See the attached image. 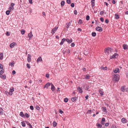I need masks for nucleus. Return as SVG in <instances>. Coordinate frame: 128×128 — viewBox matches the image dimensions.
<instances>
[{"mask_svg":"<svg viewBox=\"0 0 128 128\" xmlns=\"http://www.w3.org/2000/svg\"><path fill=\"white\" fill-rule=\"evenodd\" d=\"M42 61V59L41 57L40 56L37 60L36 62H38Z\"/></svg>","mask_w":128,"mask_h":128,"instance_id":"nucleus-30","label":"nucleus"},{"mask_svg":"<svg viewBox=\"0 0 128 128\" xmlns=\"http://www.w3.org/2000/svg\"><path fill=\"white\" fill-rule=\"evenodd\" d=\"M25 121L23 120L21 122V124L22 126L24 127L26 126V124L25 123Z\"/></svg>","mask_w":128,"mask_h":128,"instance_id":"nucleus-24","label":"nucleus"},{"mask_svg":"<svg viewBox=\"0 0 128 128\" xmlns=\"http://www.w3.org/2000/svg\"><path fill=\"white\" fill-rule=\"evenodd\" d=\"M114 79L115 81L118 82L119 80V75L116 74H114Z\"/></svg>","mask_w":128,"mask_h":128,"instance_id":"nucleus-3","label":"nucleus"},{"mask_svg":"<svg viewBox=\"0 0 128 128\" xmlns=\"http://www.w3.org/2000/svg\"><path fill=\"white\" fill-rule=\"evenodd\" d=\"M14 61H12L11 62H10L9 64V65L10 66H13L14 65Z\"/></svg>","mask_w":128,"mask_h":128,"instance_id":"nucleus-15","label":"nucleus"},{"mask_svg":"<svg viewBox=\"0 0 128 128\" xmlns=\"http://www.w3.org/2000/svg\"><path fill=\"white\" fill-rule=\"evenodd\" d=\"M74 14H77V11L76 10H75L74 11Z\"/></svg>","mask_w":128,"mask_h":128,"instance_id":"nucleus-64","label":"nucleus"},{"mask_svg":"<svg viewBox=\"0 0 128 128\" xmlns=\"http://www.w3.org/2000/svg\"><path fill=\"white\" fill-rule=\"evenodd\" d=\"M66 40L69 44L71 43L72 41V40L71 39H70V40L68 39H66Z\"/></svg>","mask_w":128,"mask_h":128,"instance_id":"nucleus-18","label":"nucleus"},{"mask_svg":"<svg viewBox=\"0 0 128 128\" xmlns=\"http://www.w3.org/2000/svg\"><path fill=\"white\" fill-rule=\"evenodd\" d=\"M21 32L22 34V35H23L25 33V31H24L23 30H21Z\"/></svg>","mask_w":128,"mask_h":128,"instance_id":"nucleus-38","label":"nucleus"},{"mask_svg":"<svg viewBox=\"0 0 128 128\" xmlns=\"http://www.w3.org/2000/svg\"><path fill=\"white\" fill-rule=\"evenodd\" d=\"M68 100V99L67 98H66L64 99V102H67Z\"/></svg>","mask_w":128,"mask_h":128,"instance_id":"nucleus-40","label":"nucleus"},{"mask_svg":"<svg viewBox=\"0 0 128 128\" xmlns=\"http://www.w3.org/2000/svg\"><path fill=\"white\" fill-rule=\"evenodd\" d=\"M14 88H10V91L8 93L9 95L11 96L12 94V92L14 91Z\"/></svg>","mask_w":128,"mask_h":128,"instance_id":"nucleus-5","label":"nucleus"},{"mask_svg":"<svg viewBox=\"0 0 128 128\" xmlns=\"http://www.w3.org/2000/svg\"><path fill=\"white\" fill-rule=\"evenodd\" d=\"M6 35L7 36H9L10 35V33L8 32H7L6 33Z\"/></svg>","mask_w":128,"mask_h":128,"instance_id":"nucleus-53","label":"nucleus"},{"mask_svg":"<svg viewBox=\"0 0 128 128\" xmlns=\"http://www.w3.org/2000/svg\"><path fill=\"white\" fill-rule=\"evenodd\" d=\"M16 73V72L15 70H13L12 71V74L13 75L14 74Z\"/></svg>","mask_w":128,"mask_h":128,"instance_id":"nucleus-63","label":"nucleus"},{"mask_svg":"<svg viewBox=\"0 0 128 128\" xmlns=\"http://www.w3.org/2000/svg\"><path fill=\"white\" fill-rule=\"evenodd\" d=\"M65 41H66L65 38H64L62 39V40L61 42L60 43V45H62Z\"/></svg>","mask_w":128,"mask_h":128,"instance_id":"nucleus-19","label":"nucleus"},{"mask_svg":"<svg viewBox=\"0 0 128 128\" xmlns=\"http://www.w3.org/2000/svg\"><path fill=\"white\" fill-rule=\"evenodd\" d=\"M25 122L26 124L28 125L29 126V128H32V125L30 124L27 121H25Z\"/></svg>","mask_w":128,"mask_h":128,"instance_id":"nucleus-14","label":"nucleus"},{"mask_svg":"<svg viewBox=\"0 0 128 128\" xmlns=\"http://www.w3.org/2000/svg\"><path fill=\"white\" fill-rule=\"evenodd\" d=\"M123 47L124 50H126L128 48V46L126 44H124L123 45Z\"/></svg>","mask_w":128,"mask_h":128,"instance_id":"nucleus-17","label":"nucleus"},{"mask_svg":"<svg viewBox=\"0 0 128 128\" xmlns=\"http://www.w3.org/2000/svg\"><path fill=\"white\" fill-rule=\"evenodd\" d=\"M71 46L72 47H74L75 46V44L74 43H72L71 44Z\"/></svg>","mask_w":128,"mask_h":128,"instance_id":"nucleus-60","label":"nucleus"},{"mask_svg":"<svg viewBox=\"0 0 128 128\" xmlns=\"http://www.w3.org/2000/svg\"><path fill=\"white\" fill-rule=\"evenodd\" d=\"M15 44L16 43L14 42L11 43L10 45V47L11 48L14 47L15 46Z\"/></svg>","mask_w":128,"mask_h":128,"instance_id":"nucleus-21","label":"nucleus"},{"mask_svg":"<svg viewBox=\"0 0 128 128\" xmlns=\"http://www.w3.org/2000/svg\"><path fill=\"white\" fill-rule=\"evenodd\" d=\"M28 36L30 38L33 36L32 32H31L30 33H29Z\"/></svg>","mask_w":128,"mask_h":128,"instance_id":"nucleus-23","label":"nucleus"},{"mask_svg":"<svg viewBox=\"0 0 128 128\" xmlns=\"http://www.w3.org/2000/svg\"><path fill=\"white\" fill-rule=\"evenodd\" d=\"M104 13V12L103 11H102L100 12V15H102Z\"/></svg>","mask_w":128,"mask_h":128,"instance_id":"nucleus-59","label":"nucleus"},{"mask_svg":"<svg viewBox=\"0 0 128 128\" xmlns=\"http://www.w3.org/2000/svg\"><path fill=\"white\" fill-rule=\"evenodd\" d=\"M98 91L100 94V96H103L104 93L103 92L102 90L100 89Z\"/></svg>","mask_w":128,"mask_h":128,"instance_id":"nucleus-16","label":"nucleus"},{"mask_svg":"<svg viewBox=\"0 0 128 128\" xmlns=\"http://www.w3.org/2000/svg\"><path fill=\"white\" fill-rule=\"evenodd\" d=\"M58 28V27H56L53 28L52 30L51 33L53 34L57 30Z\"/></svg>","mask_w":128,"mask_h":128,"instance_id":"nucleus-6","label":"nucleus"},{"mask_svg":"<svg viewBox=\"0 0 128 128\" xmlns=\"http://www.w3.org/2000/svg\"><path fill=\"white\" fill-rule=\"evenodd\" d=\"M0 74H3L4 73L3 69V68H1L0 69Z\"/></svg>","mask_w":128,"mask_h":128,"instance_id":"nucleus-43","label":"nucleus"},{"mask_svg":"<svg viewBox=\"0 0 128 128\" xmlns=\"http://www.w3.org/2000/svg\"><path fill=\"white\" fill-rule=\"evenodd\" d=\"M90 19V16H87L86 17V20H89Z\"/></svg>","mask_w":128,"mask_h":128,"instance_id":"nucleus-46","label":"nucleus"},{"mask_svg":"<svg viewBox=\"0 0 128 128\" xmlns=\"http://www.w3.org/2000/svg\"><path fill=\"white\" fill-rule=\"evenodd\" d=\"M3 66L2 65V64H0V69H1V68H3Z\"/></svg>","mask_w":128,"mask_h":128,"instance_id":"nucleus-58","label":"nucleus"},{"mask_svg":"<svg viewBox=\"0 0 128 128\" xmlns=\"http://www.w3.org/2000/svg\"><path fill=\"white\" fill-rule=\"evenodd\" d=\"M105 118H102L101 122H104L105 121Z\"/></svg>","mask_w":128,"mask_h":128,"instance_id":"nucleus-54","label":"nucleus"},{"mask_svg":"<svg viewBox=\"0 0 128 128\" xmlns=\"http://www.w3.org/2000/svg\"><path fill=\"white\" fill-rule=\"evenodd\" d=\"M4 110L2 108H0V115H2L4 114Z\"/></svg>","mask_w":128,"mask_h":128,"instance_id":"nucleus-11","label":"nucleus"},{"mask_svg":"<svg viewBox=\"0 0 128 128\" xmlns=\"http://www.w3.org/2000/svg\"><path fill=\"white\" fill-rule=\"evenodd\" d=\"M20 116L22 117H24L25 116L24 115V114L23 112H21L20 114Z\"/></svg>","mask_w":128,"mask_h":128,"instance_id":"nucleus-26","label":"nucleus"},{"mask_svg":"<svg viewBox=\"0 0 128 128\" xmlns=\"http://www.w3.org/2000/svg\"><path fill=\"white\" fill-rule=\"evenodd\" d=\"M126 120L125 118H123L122 119V123H126Z\"/></svg>","mask_w":128,"mask_h":128,"instance_id":"nucleus-27","label":"nucleus"},{"mask_svg":"<svg viewBox=\"0 0 128 128\" xmlns=\"http://www.w3.org/2000/svg\"><path fill=\"white\" fill-rule=\"evenodd\" d=\"M2 74H0V77L2 78H3L4 80L6 79V77L5 76L2 75Z\"/></svg>","mask_w":128,"mask_h":128,"instance_id":"nucleus-20","label":"nucleus"},{"mask_svg":"<svg viewBox=\"0 0 128 128\" xmlns=\"http://www.w3.org/2000/svg\"><path fill=\"white\" fill-rule=\"evenodd\" d=\"M59 112L61 114H62L63 112L60 109L59 110Z\"/></svg>","mask_w":128,"mask_h":128,"instance_id":"nucleus-51","label":"nucleus"},{"mask_svg":"<svg viewBox=\"0 0 128 128\" xmlns=\"http://www.w3.org/2000/svg\"><path fill=\"white\" fill-rule=\"evenodd\" d=\"M8 9L10 11H11L14 9V7H10Z\"/></svg>","mask_w":128,"mask_h":128,"instance_id":"nucleus-39","label":"nucleus"},{"mask_svg":"<svg viewBox=\"0 0 128 128\" xmlns=\"http://www.w3.org/2000/svg\"><path fill=\"white\" fill-rule=\"evenodd\" d=\"M10 11L9 10L6 11V14L7 15H9L10 14Z\"/></svg>","mask_w":128,"mask_h":128,"instance_id":"nucleus-45","label":"nucleus"},{"mask_svg":"<svg viewBox=\"0 0 128 128\" xmlns=\"http://www.w3.org/2000/svg\"><path fill=\"white\" fill-rule=\"evenodd\" d=\"M57 124L56 122L54 121L52 123V125L54 127H55L56 126Z\"/></svg>","mask_w":128,"mask_h":128,"instance_id":"nucleus-35","label":"nucleus"},{"mask_svg":"<svg viewBox=\"0 0 128 128\" xmlns=\"http://www.w3.org/2000/svg\"><path fill=\"white\" fill-rule=\"evenodd\" d=\"M90 87L87 84H85L84 86V88H85V90H86L90 91V90H89Z\"/></svg>","mask_w":128,"mask_h":128,"instance_id":"nucleus-4","label":"nucleus"},{"mask_svg":"<svg viewBox=\"0 0 128 128\" xmlns=\"http://www.w3.org/2000/svg\"><path fill=\"white\" fill-rule=\"evenodd\" d=\"M78 23L80 24H82V20L81 19L79 20L78 21Z\"/></svg>","mask_w":128,"mask_h":128,"instance_id":"nucleus-36","label":"nucleus"},{"mask_svg":"<svg viewBox=\"0 0 128 128\" xmlns=\"http://www.w3.org/2000/svg\"><path fill=\"white\" fill-rule=\"evenodd\" d=\"M77 99V98L76 97H73L72 98V100L73 102H74Z\"/></svg>","mask_w":128,"mask_h":128,"instance_id":"nucleus-29","label":"nucleus"},{"mask_svg":"<svg viewBox=\"0 0 128 128\" xmlns=\"http://www.w3.org/2000/svg\"><path fill=\"white\" fill-rule=\"evenodd\" d=\"M111 48H108L106 49H105L104 50V52L105 53H106L107 54H109L111 52Z\"/></svg>","mask_w":128,"mask_h":128,"instance_id":"nucleus-2","label":"nucleus"},{"mask_svg":"<svg viewBox=\"0 0 128 128\" xmlns=\"http://www.w3.org/2000/svg\"><path fill=\"white\" fill-rule=\"evenodd\" d=\"M92 36H96V33L95 32H93L92 33Z\"/></svg>","mask_w":128,"mask_h":128,"instance_id":"nucleus-37","label":"nucleus"},{"mask_svg":"<svg viewBox=\"0 0 128 128\" xmlns=\"http://www.w3.org/2000/svg\"><path fill=\"white\" fill-rule=\"evenodd\" d=\"M15 4L14 3H11L10 4V6L12 7H14V5Z\"/></svg>","mask_w":128,"mask_h":128,"instance_id":"nucleus-55","label":"nucleus"},{"mask_svg":"<svg viewBox=\"0 0 128 128\" xmlns=\"http://www.w3.org/2000/svg\"><path fill=\"white\" fill-rule=\"evenodd\" d=\"M49 76V75L48 74H46V77L47 78H48Z\"/></svg>","mask_w":128,"mask_h":128,"instance_id":"nucleus-62","label":"nucleus"},{"mask_svg":"<svg viewBox=\"0 0 128 128\" xmlns=\"http://www.w3.org/2000/svg\"><path fill=\"white\" fill-rule=\"evenodd\" d=\"M107 68L106 67H101V69L104 70H106L107 69Z\"/></svg>","mask_w":128,"mask_h":128,"instance_id":"nucleus-41","label":"nucleus"},{"mask_svg":"<svg viewBox=\"0 0 128 128\" xmlns=\"http://www.w3.org/2000/svg\"><path fill=\"white\" fill-rule=\"evenodd\" d=\"M96 125L97 127V128H101L102 127V125L101 124L98 123H97Z\"/></svg>","mask_w":128,"mask_h":128,"instance_id":"nucleus-13","label":"nucleus"},{"mask_svg":"<svg viewBox=\"0 0 128 128\" xmlns=\"http://www.w3.org/2000/svg\"><path fill=\"white\" fill-rule=\"evenodd\" d=\"M78 92L80 93H82L83 92V90L80 87H78L77 88Z\"/></svg>","mask_w":128,"mask_h":128,"instance_id":"nucleus-10","label":"nucleus"},{"mask_svg":"<svg viewBox=\"0 0 128 128\" xmlns=\"http://www.w3.org/2000/svg\"><path fill=\"white\" fill-rule=\"evenodd\" d=\"M42 82V80H38V83L39 84H40Z\"/></svg>","mask_w":128,"mask_h":128,"instance_id":"nucleus-50","label":"nucleus"},{"mask_svg":"<svg viewBox=\"0 0 128 128\" xmlns=\"http://www.w3.org/2000/svg\"><path fill=\"white\" fill-rule=\"evenodd\" d=\"M36 108L37 110H40V107H39L38 106H36Z\"/></svg>","mask_w":128,"mask_h":128,"instance_id":"nucleus-47","label":"nucleus"},{"mask_svg":"<svg viewBox=\"0 0 128 128\" xmlns=\"http://www.w3.org/2000/svg\"><path fill=\"white\" fill-rule=\"evenodd\" d=\"M71 6L72 7H74V3H72L71 4Z\"/></svg>","mask_w":128,"mask_h":128,"instance_id":"nucleus-56","label":"nucleus"},{"mask_svg":"<svg viewBox=\"0 0 128 128\" xmlns=\"http://www.w3.org/2000/svg\"><path fill=\"white\" fill-rule=\"evenodd\" d=\"M105 22L106 24H108L109 22V20H108L106 19L105 20Z\"/></svg>","mask_w":128,"mask_h":128,"instance_id":"nucleus-61","label":"nucleus"},{"mask_svg":"<svg viewBox=\"0 0 128 128\" xmlns=\"http://www.w3.org/2000/svg\"><path fill=\"white\" fill-rule=\"evenodd\" d=\"M66 2L69 4H70L71 3L70 0H66Z\"/></svg>","mask_w":128,"mask_h":128,"instance_id":"nucleus-48","label":"nucleus"},{"mask_svg":"<svg viewBox=\"0 0 128 128\" xmlns=\"http://www.w3.org/2000/svg\"><path fill=\"white\" fill-rule=\"evenodd\" d=\"M64 4H65V2H64V1H62L61 2V6L62 7L63 6Z\"/></svg>","mask_w":128,"mask_h":128,"instance_id":"nucleus-34","label":"nucleus"},{"mask_svg":"<svg viewBox=\"0 0 128 128\" xmlns=\"http://www.w3.org/2000/svg\"><path fill=\"white\" fill-rule=\"evenodd\" d=\"M51 89L52 90V91H54L55 90V88L54 86V85H53V84H52V83H51Z\"/></svg>","mask_w":128,"mask_h":128,"instance_id":"nucleus-22","label":"nucleus"},{"mask_svg":"<svg viewBox=\"0 0 128 128\" xmlns=\"http://www.w3.org/2000/svg\"><path fill=\"white\" fill-rule=\"evenodd\" d=\"M25 116H26V118H28L29 116H30L29 115H28V114L27 113H26V114H25Z\"/></svg>","mask_w":128,"mask_h":128,"instance_id":"nucleus-44","label":"nucleus"},{"mask_svg":"<svg viewBox=\"0 0 128 128\" xmlns=\"http://www.w3.org/2000/svg\"><path fill=\"white\" fill-rule=\"evenodd\" d=\"M102 109L103 110V111L105 112H107V111L106 108V107H102Z\"/></svg>","mask_w":128,"mask_h":128,"instance_id":"nucleus-33","label":"nucleus"},{"mask_svg":"<svg viewBox=\"0 0 128 128\" xmlns=\"http://www.w3.org/2000/svg\"><path fill=\"white\" fill-rule=\"evenodd\" d=\"M96 30L97 31L100 32L102 30V28L101 27L97 26L96 28Z\"/></svg>","mask_w":128,"mask_h":128,"instance_id":"nucleus-7","label":"nucleus"},{"mask_svg":"<svg viewBox=\"0 0 128 128\" xmlns=\"http://www.w3.org/2000/svg\"><path fill=\"white\" fill-rule=\"evenodd\" d=\"M3 54L2 53H0V60H2L3 59Z\"/></svg>","mask_w":128,"mask_h":128,"instance_id":"nucleus-31","label":"nucleus"},{"mask_svg":"<svg viewBox=\"0 0 128 128\" xmlns=\"http://www.w3.org/2000/svg\"><path fill=\"white\" fill-rule=\"evenodd\" d=\"M31 56L30 55L28 54V55L27 60L28 62H30L31 61Z\"/></svg>","mask_w":128,"mask_h":128,"instance_id":"nucleus-8","label":"nucleus"},{"mask_svg":"<svg viewBox=\"0 0 128 128\" xmlns=\"http://www.w3.org/2000/svg\"><path fill=\"white\" fill-rule=\"evenodd\" d=\"M72 22V21H71L67 23L66 24V27L67 28H68L70 27V26L71 25Z\"/></svg>","mask_w":128,"mask_h":128,"instance_id":"nucleus-9","label":"nucleus"},{"mask_svg":"<svg viewBox=\"0 0 128 128\" xmlns=\"http://www.w3.org/2000/svg\"><path fill=\"white\" fill-rule=\"evenodd\" d=\"M114 72L115 73L119 72H120L119 69L118 68H116L115 70H114Z\"/></svg>","mask_w":128,"mask_h":128,"instance_id":"nucleus-25","label":"nucleus"},{"mask_svg":"<svg viewBox=\"0 0 128 128\" xmlns=\"http://www.w3.org/2000/svg\"><path fill=\"white\" fill-rule=\"evenodd\" d=\"M121 90L123 92H125V86H122L121 87Z\"/></svg>","mask_w":128,"mask_h":128,"instance_id":"nucleus-28","label":"nucleus"},{"mask_svg":"<svg viewBox=\"0 0 128 128\" xmlns=\"http://www.w3.org/2000/svg\"><path fill=\"white\" fill-rule=\"evenodd\" d=\"M82 78L83 79H85L86 80H88L90 78V76L88 75H83L82 76Z\"/></svg>","mask_w":128,"mask_h":128,"instance_id":"nucleus-1","label":"nucleus"},{"mask_svg":"<svg viewBox=\"0 0 128 128\" xmlns=\"http://www.w3.org/2000/svg\"><path fill=\"white\" fill-rule=\"evenodd\" d=\"M50 84H51L50 82H48L44 86V88H48V87L50 86Z\"/></svg>","mask_w":128,"mask_h":128,"instance_id":"nucleus-12","label":"nucleus"},{"mask_svg":"<svg viewBox=\"0 0 128 128\" xmlns=\"http://www.w3.org/2000/svg\"><path fill=\"white\" fill-rule=\"evenodd\" d=\"M26 66L29 68H30V65L28 64H26Z\"/></svg>","mask_w":128,"mask_h":128,"instance_id":"nucleus-57","label":"nucleus"},{"mask_svg":"<svg viewBox=\"0 0 128 128\" xmlns=\"http://www.w3.org/2000/svg\"><path fill=\"white\" fill-rule=\"evenodd\" d=\"M115 18L116 19H117L119 18V16L117 14H115Z\"/></svg>","mask_w":128,"mask_h":128,"instance_id":"nucleus-42","label":"nucleus"},{"mask_svg":"<svg viewBox=\"0 0 128 128\" xmlns=\"http://www.w3.org/2000/svg\"><path fill=\"white\" fill-rule=\"evenodd\" d=\"M100 20L101 21L103 22L104 21V19L102 17H101L100 18Z\"/></svg>","mask_w":128,"mask_h":128,"instance_id":"nucleus-52","label":"nucleus"},{"mask_svg":"<svg viewBox=\"0 0 128 128\" xmlns=\"http://www.w3.org/2000/svg\"><path fill=\"white\" fill-rule=\"evenodd\" d=\"M118 54L117 53H115L113 55V56L114 58H116L118 57Z\"/></svg>","mask_w":128,"mask_h":128,"instance_id":"nucleus-32","label":"nucleus"},{"mask_svg":"<svg viewBox=\"0 0 128 128\" xmlns=\"http://www.w3.org/2000/svg\"><path fill=\"white\" fill-rule=\"evenodd\" d=\"M30 109L32 110H33L34 109V107L32 106H30Z\"/></svg>","mask_w":128,"mask_h":128,"instance_id":"nucleus-49","label":"nucleus"}]
</instances>
